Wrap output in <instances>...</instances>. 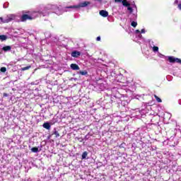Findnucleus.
Instances as JSON below:
<instances>
[{
    "mask_svg": "<svg viewBox=\"0 0 181 181\" xmlns=\"http://www.w3.org/2000/svg\"><path fill=\"white\" fill-rule=\"evenodd\" d=\"M154 98H156L157 103H161L162 102V99H160L159 97H158V95H154Z\"/></svg>",
    "mask_w": 181,
    "mask_h": 181,
    "instance_id": "obj_15",
    "label": "nucleus"
},
{
    "mask_svg": "<svg viewBox=\"0 0 181 181\" xmlns=\"http://www.w3.org/2000/svg\"><path fill=\"white\" fill-rule=\"evenodd\" d=\"M16 16L13 14L8 15L5 18H0V21L3 22V23H8V22H12V21H15Z\"/></svg>",
    "mask_w": 181,
    "mask_h": 181,
    "instance_id": "obj_3",
    "label": "nucleus"
},
{
    "mask_svg": "<svg viewBox=\"0 0 181 181\" xmlns=\"http://www.w3.org/2000/svg\"><path fill=\"white\" fill-rule=\"evenodd\" d=\"M141 33V31H139V30H136V33Z\"/></svg>",
    "mask_w": 181,
    "mask_h": 181,
    "instance_id": "obj_27",
    "label": "nucleus"
},
{
    "mask_svg": "<svg viewBox=\"0 0 181 181\" xmlns=\"http://www.w3.org/2000/svg\"><path fill=\"white\" fill-rule=\"evenodd\" d=\"M127 9L129 11L130 13H132V12L134 11V9H132V7L129 6L127 7Z\"/></svg>",
    "mask_w": 181,
    "mask_h": 181,
    "instance_id": "obj_21",
    "label": "nucleus"
},
{
    "mask_svg": "<svg viewBox=\"0 0 181 181\" xmlns=\"http://www.w3.org/2000/svg\"><path fill=\"white\" fill-rule=\"evenodd\" d=\"M43 128H45V129H50V123L45 122L42 124Z\"/></svg>",
    "mask_w": 181,
    "mask_h": 181,
    "instance_id": "obj_9",
    "label": "nucleus"
},
{
    "mask_svg": "<svg viewBox=\"0 0 181 181\" xmlns=\"http://www.w3.org/2000/svg\"><path fill=\"white\" fill-rule=\"evenodd\" d=\"M0 71H1V73H5L6 71V67H1Z\"/></svg>",
    "mask_w": 181,
    "mask_h": 181,
    "instance_id": "obj_19",
    "label": "nucleus"
},
{
    "mask_svg": "<svg viewBox=\"0 0 181 181\" xmlns=\"http://www.w3.org/2000/svg\"><path fill=\"white\" fill-rule=\"evenodd\" d=\"M50 10L53 11L54 13L57 15H62V13H63V11H60L57 6L49 4L45 8L43 11H26L25 13L27 14H23L21 18V22H25V21L28 20L32 21V19H35V18H37L40 14L42 15V16H47V15H49V12L46 11Z\"/></svg>",
    "mask_w": 181,
    "mask_h": 181,
    "instance_id": "obj_1",
    "label": "nucleus"
},
{
    "mask_svg": "<svg viewBox=\"0 0 181 181\" xmlns=\"http://www.w3.org/2000/svg\"><path fill=\"white\" fill-rule=\"evenodd\" d=\"M88 5H90V2L83 1L80 3L78 5L70 6L66 7L64 11L65 12H67V9H78V8H86V6H87Z\"/></svg>",
    "mask_w": 181,
    "mask_h": 181,
    "instance_id": "obj_2",
    "label": "nucleus"
},
{
    "mask_svg": "<svg viewBox=\"0 0 181 181\" xmlns=\"http://www.w3.org/2000/svg\"><path fill=\"white\" fill-rule=\"evenodd\" d=\"M96 1H98V2H101L102 0H96Z\"/></svg>",
    "mask_w": 181,
    "mask_h": 181,
    "instance_id": "obj_31",
    "label": "nucleus"
},
{
    "mask_svg": "<svg viewBox=\"0 0 181 181\" xmlns=\"http://www.w3.org/2000/svg\"><path fill=\"white\" fill-rule=\"evenodd\" d=\"M29 69H30V66L23 67V68L21 69V70H22V71H25L26 70H29Z\"/></svg>",
    "mask_w": 181,
    "mask_h": 181,
    "instance_id": "obj_18",
    "label": "nucleus"
},
{
    "mask_svg": "<svg viewBox=\"0 0 181 181\" xmlns=\"http://www.w3.org/2000/svg\"><path fill=\"white\" fill-rule=\"evenodd\" d=\"M70 67L72 70H80V66L76 64H71Z\"/></svg>",
    "mask_w": 181,
    "mask_h": 181,
    "instance_id": "obj_7",
    "label": "nucleus"
},
{
    "mask_svg": "<svg viewBox=\"0 0 181 181\" xmlns=\"http://www.w3.org/2000/svg\"><path fill=\"white\" fill-rule=\"evenodd\" d=\"M87 151L83 152L82 154V159H86V158H87Z\"/></svg>",
    "mask_w": 181,
    "mask_h": 181,
    "instance_id": "obj_17",
    "label": "nucleus"
},
{
    "mask_svg": "<svg viewBox=\"0 0 181 181\" xmlns=\"http://www.w3.org/2000/svg\"><path fill=\"white\" fill-rule=\"evenodd\" d=\"M96 40H97L98 42H100V41L101 40V37H98L96 38Z\"/></svg>",
    "mask_w": 181,
    "mask_h": 181,
    "instance_id": "obj_23",
    "label": "nucleus"
},
{
    "mask_svg": "<svg viewBox=\"0 0 181 181\" xmlns=\"http://www.w3.org/2000/svg\"><path fill=\"white\" fill-rule=\"evenodd\" d=\"M178 8L181 11V4H178Z\"/></svg>",
    "mask_w": 181,
    "mask_h": 181,
    "instance_id": "obj_25",
    "label": "nucleus"
},
{
    "mask_svg": "<svg viewBox=\"0 0 181 181\" xmlns=\"http://www.w3.org/2000/svg\"><path fill=\"white\" fill-rule=\"evenodd\" d=\"M153 52H158V51H159V47L154 46V47H153Z\"/></svg>",
    "mask_w": 181,
    "mask_h": 181,
    "instance_id": "obj_20",
    "label": "nucleus"
},
{
    "mask_svg": "<svg viewBox=\"0 0 181 181\" xmlns=\"http://www.w3.org/2000/svg\"><path fill=\"white\" fill-rule=\"evenodd\" d=\"M122 3L123 6H129L131 5L127 0H123Z\"/></svg>",
    "mask_w": 181,
    "mask_h": 181,
    "instance_id": "obj_12",
    "label": "nucleus"
},
{
    "mask_svg": "<svg viewBox=\"0 0 181 181\" xmlns=\"http://www.w3.org/2000/svg\"><path fill=\"white\" fill-rule=\"evenodd\" d=\"M115 2H116V3L122 2V0H115Z\"/></svg>",
    "mask_w": 181,
    "mask_h": 181,
    "instance_id": "obj_24",
    "label": "nucleus"
},
{
    "mask_svg": "<svg viewBox=\"0 0 181 181\" xmlns=\"http://www.w3.org/2000/svg\"><path fill=\"white\" fill-rule=\"evenodd\" d=\"M168 61L170 63H180L181 64V59L179 58H175L173 57H168Z\"/></svg>",
    "mask_w": 181,
    "mask_h": 181,
    "instance_id": "obj_4",
    "label": "nucleus"
},
{
    "mask_svg": "<svg viewBox=\"0 0 181 181\" xmlns=\"http://www.w3.org/2000/svg\"><path fill=\"white\" fill-rule=\"evenodd\" d=\"M52 135H55L56 138H59V136H60V134H59V132H57L56 129H54V132Z\"/></svg>",
    "mask_w": 181,
    "mask_h": 181,
    "instance_id": "obj_10",
    "label": "nucleus"
},
{
    "mask_svg": "<svg viewBox=\"0 0 181 181\" xmlns=\"http://www.w3.org/2000/svg\"><path fill=\"white\" fill-rule=\"evenodd\" d=\"M31 152H33L34 153H37V152H39V148H37V147L32 148Z\"/></svg>",
    "mask_w": 181,
    "mask_h": 181,
    "instance_id": "obj_13",
    "label": "nucleus"
},
{
    "mask_svg": "<svg viewBox=\"0 0 181 181\" xmlns=\"http://www.w3.org/2000/svg\"><path fill=\"white\" fill-rule=\"evenodd\" d=\"M8 95L6 93H4V96L6 97Z\"/></svg>",
    "mask_w": 181,
    "mask_h": 181,
    "instance_id": "obj_30",
    "label": "nucleus"
},
{
    "mask_svg": "<svg viewBox=\"0 0 181 181\" xmlns=\"http://www.w3.org/2000/svg\"><path fill=\"white\" fill-rule=\"evenodd\" d=\"M81 55V52H78V51H74V52H71V56L72 57H80Z\"/></svg>",
    "mask_w": 181,
    "mask_h": 181,
    "instance_id": "obj_5",
    "label": "nucleus"
},
{
    "mask_svg": "<svg viewBox=\"0 0 181 181\" xmlns=\"http://www.w3.org/2000/svg\"><path fill=\"white\" fill-rule=\"evenodd\" d=\"M141 33H145V29L141 30Z\"/></svg>",
    "mask_w": 181,
    "mask_h": 181,
    "instance_id": "obj_26",
    "label": "nucleus"
},
{
    "mask_svg": "<svg viewBox=\"0 0 181 181\" xmlns=\"http://www.w3.org/2000/svg\"><path fill=\"white\" fill-rule=\"evenodd\" d=\"M131 25H132V26H133V28H136V26L138 25V23H136L135 21H132Z\"/></svg>",
    "mask_w": 181,
    "mask_h": 181,
    "instance_id": "obj_16",
    "label": "nucleus"
},
{
    "mask_svg": "<svg viewBox=\"0 0 181 181\" xmlns=\"http://www.w3.org/2000/svg\"><path fill=\"white\" fill-rule=\"evenodd\" d=\"M179 1L178 0H175L174 4H178Z\"/></svg>",
    "mask_w": 181,
    "mask_h": 181,
    "instance_id": "obj_28",
    "label": "nucleus"
},
{
    "mask_svg": "<svg viewBox=\"0 0 181 181\" xmlns=\"http://www.w3.org/2000/svg\"><path fill=\"white\" fill-rule=\"evenodd\" d=\"M6 39H8V36H6L5 35H0V40L1 42H4V40H6Z\"/></svg>",
    "mask_w": 181,
    "mask_h": 181,
    "instance_id": "obj_11",
    "label": "nucleus"
},
{
    "mask_svg": "<svg viewBox=\"0 0 181 181\" xmlns=\"http://www.w3.org/2000/svg\"><path fill=\"white\" fill-rule=\"evenodd\" d=\"M11 49H12V47L9 45L5 46L2 48V50L4 52H11Z\"/></svg>",
    "mask_w": 181,
    "mask_h": 181,
    "instance_id": "obj_8",
    "label": "nucleus"
},
{
    "mask_svg": "<svg viewBox=\"0 0 181 181\" xmlns=\"http://www.w3.org/2000/svg\"><path fill=\"white\" fill-rule=\"evenodd\" d=\"M8 5H9L8 3H5L4 5H3V7L4 8H6L8 7Z\"/></svg>",
    "mask_w": 181,
    "mask_h": 181,
    "instance_id": "obj_22",
    "label": "nucleus"
},
{
    "mask_svg": "<svg viewBox=\"0 0 181 181\" xmlns=\"http://www.w3.org/2000/svg\"><path fill=\"white\" fill-rule=\"evenodd\" d=\"M99 14L100 15V16H103V18H107V16H108V12L105 10H101L99 12Z\"/></svg>",
    "mask_w": 181,
    "mask_h": 181,
    "instance_id": "obj_6",
    "label": "nucleus"
},
{
    "mask_svg": "<svg viewBox=\"0 0 181 181\" xmlns=\"http://www.w3.org/2000/svg\"><path fill=\"white\" fill-rule=\"evenodd\" d=\"M78 73V74H81V76H87V74H88L87 71H80Z\"/></svg>",
    "mask_w": 181,
    "mask_h": 181,
    "instance_id": "obj_14",
    "label": "nucleus"
},
{
    "mask_svg": "<svg viewBox=\"0 0 181 181\" xmlns=\"http://www.w3.org/2000/svg\"><path fill=\"white\" fill-rule=\"evenodd\" d=\"M178 103L181 105V99L178 100Z\"/></svg>",
    "mask_w": 181,
    "mask_h": 181,
    "instance_id": "obj_29",
    "label": "nucleus"
}]
</instances>
